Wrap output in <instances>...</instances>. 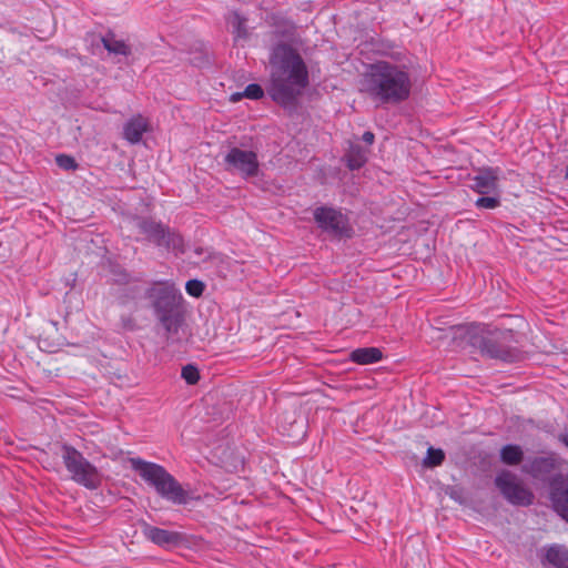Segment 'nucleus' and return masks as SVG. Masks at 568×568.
Here are the masks:
<instances>
[{
    "instance_id": "obj_1",
    "label": "nucleus",
    "mask_w": 568,
    "mask_h": 568,
    "mask_svg": "<svg viewBox=\"0 0 568 568\" xmlns=\"http://www.w3.org/2000/svg\"><path fill=\"white\" fill-rule=\"evenodd\" d=\"M268 64L267 94L284 109L295 108L310 85L308 69L302 55L291 44L277 42L270 50Z\"/></svg>"
},
{
    "instance_id": "obj_2",
    "label": "nucleus",
    "mask_w": 568,
    "mask_h": 568,
    "mask_svg": "<svg viewBox=\"0 0 568 568\" xmlns=\"http://www.w3.org/2000/svg\"><path fill=\"white\" fill-rule=\"evenodd\" d=\"M141 297L150 301L154 316L163 328L166 339L179 334L185 322L184 300L181 292L169 281H154L142 290L138 282L124 285L116 292V301L121 306H126Z\"/></svg>"
},
{
    "instance_id": "obj_3",
    "label": "nucleus",
    "mask_w": 568,
    "mask_h": 568,
    "mask_svg": "<svg viewBox=\"0 0 568 568\" xmlns=\"http://www.w3.org/2000/svg\"><path fill=\"white\" fill-rule=\"evenodd\" d=\"M412 89L410 68L405 63L375 61L362 79V91L379 104L397 105L410 97Z\"/></svg>"
},
{
    "instance_id": "obj_4",
    "label": "nucleus",
    "mask_w": 568,
    "mask_h": 568,
    "mask_svg": "<svg viewBox=\"0 0 568 568\" xmlns=\"http://www.w3.org/2000/svg\"><path fill=\"white\" fill-rule=\"evenodd\" d=\"M467 337L470 345L478 348L484 357L509 364L524 358L518 346V334L513 329L475 325L467 331Z\"/></svg>"
},
{
    "instance_id": "obj_5",
    "label": "nucleus",
    "mask_w": 568,
    "mask_h": 568,
    "mask_svg": "<svg viewBox=\"0 0 568 568\" xmlns=\"http://www.w3.org/2000/svg\"><path fill=\"white\" fill-rule=\"evenodd\" d=\"M131 468L164 500L175 505L185 506L200 500L192 489L185 488L165 467L160 464L146 462L140 457L130 458Z\"/></svg>"
},
{
    "instance_id": "obj_6",
    "label": "nucleus",
    "mask_w": 568,
    "mask_h": 568,
    "mask_svg": "<svg viewBox=\"0 0 568 568\" xmlns=\"http://www.w3.org/2000/svg\"><path fill=\"white\" fill-rule=\"evenodd\" d=\"M134 222L139 233L144 236L146 242L158 248L171 251L175 255L185 253L183 236L176 230L150 216H136Z\"/></svg>"
},
{
    "instance_id": "obj_7",
    "label": "nucleus",
    "mask_w": 568,
    "mask_h": 568,
    "mask_svg": "<svg viewBox=\"0 0 568 568\" xmlns=\"http://www.w3.org/2000/svg\"><path fill=\"white\" fill-rule=\"evenodd\" d=\"M61 458L74 483L90 490H95L101 486V473L75 447L63 443L61 445Z\"/></svg>"
},
{
    "instance_id": "obj_8",
    "label": "nucleus",
    "mask_w": 568,
    "mask_h": 568,
    "mask_svg": "<svg viewBox=\"0 0 568 568\" xmlns=\"http://www.w3.org/2000/svg\"><path fill=\"white\" fill-rule=\"evenodd\" d=\"M313 220L321 232L333 240H347L354 235L351 219L341 207L317 206L313 211Z\"/></svg>"
},
{
    "instance_id": "obj_9",
    "label": "nucleus",
    "mask_w": 568,
    "mask_h": 568,
    "mask_svg": "<svg viewBox=\"0 0 568 568\" xmlns=\"http://www.w3.org/2000/svg\"><path fill=\"white\" fill-rule=\"evenodd\" d=\"M562 460L554 452H541L539 455L526 457L521 471L530 478L550 483L551 478L560 473Z\"/></svg>"
},
{
    "instance_id": "obj_10",
    "label": "nucleus",
    "mask_w": 568,
    "mask_h": 568,
    "mask_svg": "<svg viewBox=\"0 0 568 568\" xmlns=\"http://www.w3.org/2000/svg\"><path fill=\"white\" fill-rule=\"evenodd\" d=\"M494 484L503 497L511 505L527 507L534 503L535 496L532 491L518 481L516 475L510 470L504 469L497 474Z\"/></svg>"
},
{
    "instance_id": "obj_11",
    "label": "nucleus",
    "mask_w": 568,
    "mask_h": 568,
    "mask_svg": "<svg viewBox=\"0 0 568 568\" xmlns=\"http://www.w3.org/2000/svg\"><path fill=\"white\" fill-rule=\"evenodd\" d=\"M224 169L229 173L239 174L244 180L255 178L260 172V162L256 152L231 148L224 156Z\"/></svg>"
},
{
    "instance_id": "obj_12",
    "label": "nucleus",
    "mask_w": 568,
    "mask_h": 568,
    "mask_svg": "<svg viewBox=\"0 0 568 568\" xmlns=\"http://www.w3.org/2000/svg\"><path fill=\"white\" fill-rule=\"evenodd\" d=\"M548 488L552 509L568 524V474H556Z\"/></svg>"
},
{
    "instance_id": "obj_13",
    "label": "nucleus",
    "mask_w": 568,
    "mask_h": 568,
    "mask_svg": "<svg viewBox=\"0 0 568 568\" xmlns=\"http://www.w3.org/2000/svg\"><path fill=\"white\" fill-rule=\"evenodd\" d=\"M141 530L145 539L162 548L175 547L183 541L181 532L159 528L146 521L141 523Z\"/></svg>"
},
{
    "instance_id": "obj_14",
    "label": "nucleus",
    "mask_w": 568,
    "mask_h": 568,
    "mask_svg": "<svg viewBox=\"0 0 568 568\" xmlns=\"http://www.w3.org/2000/svg\"><path fill=\"white\" fill-rule=\"evenodd\" d=\"M477 174L474 175L469 187L478 194H488L495 191L498 186L499 180V168L483 166L477 169Z\"/></svg>"
},
{
    "instance_id": "obj_15",
    "label": "nucleus",
    "mask_w": 568,
    "mask_h": 568,
    "mask_svg": "<svg viewBox=\"0 0 568 568\" xmlns=\"http://www.w3.org/2000/svg\"><path fill=\"white\" fill-rule=\"evenodd\" d=\"M541 564H548L554 568H568V548L559 544L546 546Z\"/></svg>"
},
{
    "instance_id": "obj_16",
    "label": "nucleus",
    "mask_w": 568,
    "mask_h": 568,
    "mask_svg": "<svg viewBox=\"0 0 568 568\" xmlns=\"http://www.w3.org/2000/svg\"><path fill=\"white\" fill-rule=\"evenodd\" d=\"M149 130V123L141 114L131 118L123 128V136L131 144L142 140L143 134Z\"/></svg>"
},
{
    "instance_id": "obj_17",
    "label": "nucleus",
    "mask_w": 568,
    "mask_h": 568,
    "mask_svg": "<svg viewBox=\"0 0 568 568\" xmlns=\"http://www.w3.org/2000/svg\"><path fill=\"white\" fill-rule=\"evenodd\" d=\"M367 149L363 148L361 144L351 142L344 155L346 166L351 171L363 168L367 162Z\"/></svg>"
},
{
    "instance_id": "obj_18",
    "label": "nucleus",
    "mask_w": 568,
    "mask_h": 568,
    "mask_svg": "<svg viewBox=\"0 0 568 568\" xmlns=\"http://www.w3.org/2000/svg\"><path fill=\"white\" fill-rule=\"evenodd\" d=\"M383 353L378 347H359L351 352L349 359L359 365H368L379 362Z\"/></svg>"
},
{
    "instance_id": "obj_19",
    "label": "nucleus",
    "mask_w": 568,
    "mask_h": 568,
    "mask_svg": "<svg viewBox=\"0 0 568 568\" xmlns=\"http://www.w3.org/2000/svg\"><path fill=\"white\" fill-rule=\"evenodd\" d=\"M101 42L104 49L111 54L128 57L132 52L131 47L123 40L116 39L114 32L111 30L101 37Z\"/></svg>"
},
{
    "instance_id": "obj_20",
    "label": "nucleus",
    "mask_w": 568,
    "mask_h": 568,
    "mask_svg": "<svg viewBox=\"0 0 568 568\" xmlns=\"http://www.w3.org/2000/svg\"><path fill=\"white\" fill-rule=\"evenodd\" d=\"M500 462L507 466H518L525 463L524 449L517 444H507L499 450Z\"/></svg>"
},
{
    "instance_id": "obj_21",
    "label": "nucleus",
    "mask_w": 568,
    "mask_h": 568,
    "mask_svg": "<svg viewBox=\"0 0 568 568\" xmlns=\"http://www.w3.org/2000/svg\"><path fill=\"white\" fill-rule=\"evenodd\" d=\"M190 58V63L196 68H205L211 64V57L203 43L199 44Z\"/></svg>"
},
{
    "instance_id": "obj_22",
    "label": "nucleus",
    "mask_w": 568,
    "mask_h": 568,
    "mask_svg": "<svg viewBox=\"0 0 568 568\" xmlns=\"http://www.w3.org/2000/svg\"><path fill=\"white\" fill-rule=\"evenodd\" d=\"M445 460V453L440 448L429 447L426 457L423 459V465L427 468L440 466Z\"/></svg>"
},
{
    "instance_id": "obj_23",
    "label": "nucleus",
    "mask_w": 568,
    "mask_h": 568,
    "mask_svg": "<svg viewBox=\"0 0 568 568\" xmlns=\"http://www.w3.org/2000/svg\"><path fill=\"white\" fill-rule=\"evenodd\" d=\"M111 273L113 275V282L118 285L124 286L132 284L133 282H138V280L134 278L130 272L121 266H114L111 270Z\"/></svg>"
},
{
    "instance_id": "obj_24",
    "label": "nucleus",
    "mask_w": 568,
    "mask_h": 568,
    "mask_svg": "<svg viewBox=\"0 0 568 568\" xmlns=\"http://www.w3.org/2000/svg\"><path fill=\"white\" fill-rule=\"evenodd\" d=\"M181 376L189 385H195L200 381L199 368L193 364H187L183 366Z\"/></svg>"
},
{
    "instance_id": "obj_25",
    "label": "nucleus",
    "mask_w": 568,
    "mask_h": 568,
    "mask_svg": "<svg viewBox=\"0 0 568 568\" xmlns=\"http://www.w3.org/2000/svg\"><path fill=\"white\" fill-rule=\"evenodd\" d=\"M57 165L64 171H75L79 168L75 159L68 154H58L55 156Z\"/></svg>"
},
{
    "instance_id": "obj_26",
    "label": "nucleus",
    "mask_w": 568,
    "mask_h": 568,
    "mask_svg": "<svg viewBox=\"0 0 568 568\" xmlns=\"http://www.w3.org/2000/svg\"><path fill=\"white\" fill-rule=\"evenodd\" d=\"M477 209L495 210L500 205L499 196H480L476 200Z\"/></svg>"
},
{
    "instance_id": "obj_27",
    "label": "nucleus",
    "mask_w": 568,
    "mask_h": 568,
    "mask_svg": "<svg viewBox=\"0 0 568 568\" xmlns=\"http://www.w3.org/2000/svg\"><path fill=\"white\" fill-rule=\"evenodd\" d=\"M205 284L200 280H189L185 284V291L190 296L200 297L204 293Z\"/></svg>"
},
{
    "instance_id": "obj_28",
    "label": "nucleus",
    "mask_w": 568,
    "mask_h": 568,
    "mask_svg": "<svg viewBox=\"0 0 568 568\" xmlns=\"http://www.w3.org/2000/svg\"><path fill=\"white\" fill-rule=\"evenodd\" d=\"M243 94L246 99L260 100L264 97V90L260 84L251 83L244 89Z\"/></svg>"
},
{
    "instance_id": "obj_29",
    "label": "nucleus",
    "mask_w": 568,
    "mask_h": 568,
    "mask_svg": "<svg viewBox=\"0 0 568 568\" xmlns=\"http://www.w3.org/2000/svg\"><path fill=\"white\" fill-rule=\"evenodd\" d=\"M121 322L122 326L129 331H133L135 328V322L131 316H122Z\"/></svg>"
},
{
    "instance_id": "obj_30",
    "label": "nucleus",
    "mask_w": 568,
    "mask_h": 568,
    "mask_svg": "<svg viewBox=\"0 0 568 568\" xmlns=\"http://www.w3.org/2000/svg\"><path fill=\"white\" fill-rule=\"evenodd\" d=\"M374 140H375V135L371 131H365L362 135V141L368 145H372L374 143Z\"/></svg>"
},
{
    "instance_id": "obj_31",
    "label": "nucleus",
    "mask_w": 568,
    "mask_h": 568,
    "mask_svg": "<svg viewBox=\"0 0 568 568\" xmlns=\"http://www.w3.org/2000/svg\"><path fill=\"white\" fill-rule=\"evenodd\" d=\"M244 97L243 92H235L231 95V101L232 102H239L240 100H242Z\"/></svg>"
},
{
    "instance_id": "obj_32",
    "label": "nucleus",
    "mask_w": 568,
    "mask_h": 568,
    "mask_svg": "<svg viewBox=\"0 0 568 568\" xmlns=\"http://www.w3.org/2000/svg\"><path fill=\"white\" fill-rule=\"evenodd\" d=\"M559 440L568 447V430L559 435Z\"/></svg>"
},
{
    "instance_id": "obj_33",
    "label": "nucleus",
    "mask_w": 568,
    "mask_h": 568,
    "mask_svg": "<svg viewBox=\"0 0 568 568\" xmlns=\"http://www.w3.org/2000/svg\"><path fill=\"white\" fill-rule=\"evenodd\" d=\"M565 178L568 179V165L566 166Z\"/></svg>"
}]
</instances>
